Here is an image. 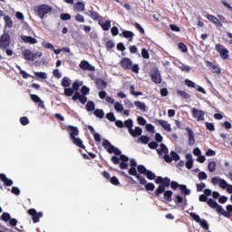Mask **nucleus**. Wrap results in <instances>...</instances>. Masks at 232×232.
I'll return each mask as SVG.
<instances>
[{
    "label": "nucleus",
    "mask_w": 232,
    "mask_h": 232,
    "mask_svg": "<svg viewBox=\"0 0 232 232\" xmlns=\"http://www.w3.org/2000/svg\"><path fill=\"white\" fill-rule=\"evenodd\" d=\"M74 10H77V12H84V5L82 2H78L74 5Z\"/></svg>",
    "instance_id": "34"
},
{
    "label": "nucleus",
    "mask_w": 232,
    "mask_h": 232,
    "mask_svg": "<svg viewBox=\"0 0 232 232\" xmlns=\"http://www.w3.org/2000/svg\"><path fill=\"white\" fill-rule=\"evenodd\" d=\"M107 86L108 83L104 80H96V88H98V90H104V88H106Z\"/></svg>",
    "instance_id": "19"
},
{
    "label": "nucleus",
    "mask_w": 232,
    "mask_h": 232,
    "mask_svg": "<svg viewBox=\"0 0 232 232\" xmlns=\"http://www.w3.org/2000/svg\"><path fill=\"white\" fill-rule=\"evenodd\" d=\"M77 100H79L82 104H86V102H88V97H86V95L84 94H81V92H76L72 95V101H77Z\"/></svg>",
    "instance_id": "9"
},
{
    "label": "nucleus",
    "mask_w": 232,
    "mask_h": 232,
    "mask_svg": "<svg viewBox=\"0 0 232 232\" xmlns=\"http://www.w3.org/2000/svg\"><path fill=\"white\" fill-rule=\"evenodd\" d=\"M75 20L78 23H84V16H82V14H76Z\"/></svg>",
    "instance_id": "64"
},
{
    "label": "nucleus",
    "mask_w": 232,
    "mask_h": 232,
    "mask_svg": "<svg viewBox=\"0 0 232 232\" xmlns=\"http://www.w3.org/2000/svg\"><path fill=\"white\" fill-rule=\"evenodd\" d=\"M138 171H139V173H141L142 175H146V173L148 172V169H146V167L140 165V166H138Z\"/></svg>",
    "instance_id": "48"
},
{
    "label": "nucleus",
    "mask_w": 232,
    "mask_h": 232,
    "mask_svg": "<svg viewBox=\"0 0 232 232\" xmlns=\"http://www.w3.org/2000/svg\"><path fill=\"white\" fill-rule=\"evenodd\" d=\"M192 115L195 119H197V121H204V115H206V113L203 111H198V109L193 108Z\"/></svg>",
    "instance_id": "12"
},
{
    "label": "nucleus",
    "mask_w": 232,
    "mask_h": 232,
    "mask_svg": "<svg viewBox=\"0 0 232 232\" xmlns=\"http://www.w3.org/2000/svg\"><path fill=\"white\" fill-rule=\"evenodd\" d=\"M207 18L208 19V21H211V23H213L217 26H222V22H220V20H218V18H217L213 14H208Z\"/></svg>",
    "instance_id": "18"
},
{
    "label": "nucleus",
    "mask_w": 232,
    "mask_h": 232,
    "mask_svg": "<svg viewBox=\"0 0 232 232\" xmlns=\"http://www.w3.org/2000/svg\"><path fill=\"white\" fill-rule=\"evenodd\" d=\"M89 17H92V19L97 20L99 19V14L97 12L91 10L88 13H86Z\"/></svg>",
    "instance_id": "33"
},
{
    "label": "nucleus",
    "mask_w": 232,
    "mask_h": 232,
    "mask_svg": "<svg viewBox=\"0 0 232 232\" xmlns=\"http://www.w3.org/2000/svg\"><path fill=\"white\" fill-rule=\"evenodd\" d=\"M69 130L71 139H74L75 137H77V135H79V129H77L76 127L69 126Z\"/></svg>",
    "instance_id": "22"
},
{
    "label": "nucleus",
    "mask_w": 232,
    "mask_h": 232,
    "mask_svg": "<svg viewBox=\"0 0 232 232\" xmlns=\"http://www.w3.org/2000/svg\"><path fill=\"white\" fill-rule=\"evenodd\" d=\"M94 115L98 117V119H103L104 118V111L101 109H97L94 111Z\"/></svg>",
    "instance_id": "36"
},
{
    "label": "nucleus",
    "mask_w": 232,
    "mask_h": 232,
    "mask_svg": "<svg viewBox=\"0 0 232 232\" xmlns=\"http://www.w3.org/2000/svg\"><path fill=\"white\" fill-rule=\"evenodd\" d=\"M220 182H222V179H220V177H214L211 179V183L214 186H220Z\"/></svg>",
    "instance_id": "39"
},
{
    "label": "nucleus",
    "mask_w": 232,
    "mask_h": 232,
    "mask_svg": "<svg viewBox=\"0 0 232 232\" xmlns=\"http://www.w3.org/2000/svg\"><path fill=\"white\" fill-rule=\"evenodd\" d=\"M73 144H75L76 146H79V148H82V150H84V148H86L85 146H83L82 144V140H81V138H72Z\"/></svg>",
    "instance_id": "27"
},
{
    "label": "nucleus",
    "mask_w": 232,
    "mask_h": 232,
    "mask_svg": "<svg viewBox=\"0 0 232 232\" xmlns=\"http://www.w3.org/2000/svg\"><path fill=\"white\" fill-rule=\"evenodd\" d=\"M191 158H192L191 154L186 155V159L188 160V161L186 162V168L188 169H191V168H193V160H191Z\"/></svg>",
    "instance_id": "26"
},
{
    "label": "nucleus",
    "mask_w": 232,
    "mask_h": 232,
    "mask_svg": "<svg viewBox=\"0 0 232 232\" xmlns=\"http://www.w3.org/2000/svg\"><path fill=\"white\" fill-rule=\"evenodd\" d=\"M217 211L218 213H220L221 215H223V217H226L227 218H229V217H231V214L226 211V209H224L222 206L218 207Z\"/></svg>",
    "instance_id": "25"
},
{
    "label": "nucleus",
    "mask_w": 232,
    "mask_h": 232,
    "mask_svg": "<svg viewBox=\"0 0 232 232\" xmlns=\"http://www.w3.org/2000/svg\"><path fill=\"white\" fill-rule=\"evenodd\" d=\"M10 46V34L8 33H4L0 38V48L6 50Z\"/></svg>",
    "instance_id": "5"
},
{
    "label": "nucleus",
    "mask_w": 232,
    "mask_h": 232,
    "mask_svg": "<svg viewBox=\"0 0 232 232\" xmlns=\"http://www.w3.org/2000/svg\"><path fill=\"white\" fill-rule=\"evenodd\" d=\"M170 188H172V189H177L178 188H179V189H181V191H183V193L185 195H190L191 194V190H189L186 185H179V183H177V181H172L170 183Z\"/></svg>",
    "instance_id": "8"
},
{
    "label": "nucleus",
    "mask_w": 232,
    "mask_h": 232,
    "mask_svg": "<svg viewBox=\"0 0 232 232\" xmlns=\"http://www.w3.org/2000/svg\"><path fill=\"white\" fill-rule=\"evenodd\" d=\"M134 104L141 111H148V107L146 106V103L137 101V102H134Z\"/></svg>",
    "instance_id": "21"
},
{
    "label": "nucleus",
    "mask_w": 232,
    "mask_h": 232,
    "mask_svg": "<svg viewBox=\"0 0 232 232\" xmlns=\"http://www.w3.org/2000/svg\"><path fill=\"white\" fill-rule=\"evenodd\" d=\"M87 111H95V103L92 101H89L86 103Z\"/></svg>",
    "instance_id": "30"
},
{
    "label": "nucleus",
    "mask_w": 232,
    "mask_h": 232,
    "mask_svg": "<svg viewBox=\"0 0 232 232\" xmlns=\"http://www.w3.org/2000/svg\"><path fill=\"white\" fill-rule=\"evenodd\" d=\"M189 216L191 217V218H193V220H195V222H198V224L202 220L200 218V216H198V214L195 212L189 213Z\"/></svg>",
    "instance_id": "38"
},
{
    "label": "nucleus",
    "mask_w": 232,
    "mask_h": 232,
    "mask_svg": "<svg viewBox=\"0 0 232 232\" xmlns=\"http://www.w3.org/2000/svg\"><path fill=\"white\" fill-rule=\"evenodd\" d=\"M4 21L5 23V28H12V26H14V22L10 16L5 15Z\"/></svg>",
    "instance_id": "24"
},
{
    "label": "nucleus",
    "mask_w": 232,
    "mask_h": 232,
    "mask_svg": "<svg viewBox=\"0 0 232 232\" xmlns=\"http://www.w3.org/2000/svg\"><path fill=\"white\" fill-rule=\"evenodd\" d=\"M216 50L217 52H218L221 59H227L229 57V55L227 53H229V51H227V49H226V47H223L222 44H218L216 45Z\"/></svg>",
    "instance_id": "6"
},
{
    "label": "nucleus",
    "mask_w": 232,
    "mask_h": 232,
    "mask_svg": "<svg viewBox=\"0 0 232 232\" xmlns=\"http://www.w3.org/2000/svg\"><path fill=\"white\" fill-rule=\"evenodd\" d=\"M64 95H66L67 97H72V95H73V89L72 88L64 89Z\"/></svg>",
    "instance_id": "52"
},
{
    "label": "nucleus",
    "mask_w": 232,
    "mask_h": 232,
    "mask_svg": "<svg viewBox=\"0 0 232 232\" xmlns=\"http://www.w3.org/2000/svg\"><path fill=\"white\" fill-rule=\"evenodd\" d=\"M186 131L188 133V144L189 146H193L195 144V133L189 127L186 128Z\"/></svg>",
    "instance_id": "15"
},
{
    "label": "nucleus",
    "mask_w": 232,
    "mask_h": 232,
    "mask_svg": "<svg viewBox=\"0 0 232 232\" xmlns=\"http://www.w3.org/2000/svg\"><path fill=\"white\" fill-rule=\"evenodd\" d=\"M198 224L201 226V227H203V229H209V224H208L206 219H201Z\"/></svg>",
    "instance_id": "43"
},
{
    "label": "nucleus",
    "mask_w": 232,
    "mask_h": 232,
    "mask_svg": "<svg viewBox=\"0 0 232 232\" xmlns=\"http://www.w3.org/2000/svg\"><path fill=\"white\" fill-rule=\"evenodd\" d=\"M125 128L128 129V131L133 128V120L129 119L123 122Z\"/></svg>",
    "instance_id": "32"
},
{
    "label": "nucleus",
    "mask_w": 232,
    "mask_h": 232,
    "mask_svg": "<svg viewBox=\"0 0 232 232\" xmlns=\"http://www.w3.org/2000/svg\"><path fill=\"white\" fill-rule=\"evenodd\" d=\"M208 206H210V208H218V203H217V201H215V199H213V198H209L208 200Z\"/></svg>",
    "instance_id": "37"
},
{
    "label": "nucleus",
    "mask_w": 232,
    "mask_h": 232,
    "mask_svg": "<svg viewBox=\"0 0 232 232\" xmlns=\"http://www.w3.org/2000/svg\"><path fill=\"white\" fill-rule=\"evenodd\" d=\"M35 77H39L40 79H47L46 72H34Z\"/></svg>",
    "instance_id": "57"
},
{
    "label": "nucleus",
    "mask_w": 232,
    "mask_h": 232,
    "mask_svg": "<svg viewBox=\"0 0 232 232\" xmlns=\"http://www.w3.org/2000/svg\"><path fill=\"white\" fill-rule=\"evenodd\" d=\"M145 175L147 176V179H149L150 180H154L155 179V173L150 171V170H147V173H145Z\"/></svg>",
    "instance_id": "50"
},
{
    "label": "nucleus",
    "mask_w": 232,
    "mask_h": 232,
    "mask_svg": "<svg viewBox=\"0 0 232 232\" xmlns=\"http://www.w3.org/2000/svg\"><path fill=\"white\" fill-rule=\"evenodd\" d=\"M99 24H101L102 30H104L105 32H108V30H110V28H111V22L107 21L104 24L101 23V20H99Z\"/></svg>",
    "instance_id": "28"
},
{
    "label": "nucleus",
    "mask_w": 232,
    "mask_h": 232,
    "mask_svg": "<svg viewBox=\"0 0 232 232\" xmlns=\"http://www.w3.org/2000/svg\"><path fill=\"white\" fill-rule=\"evenodd\" d=\"M162 193H163V197H164L165 200H167L168 202H171V200H172L171 197H173V191L164 190Z\"/></svg>",
    "instance_id": "23"
},
{
    "label": "nucleus",
    "mask_w": 232,
    "mask_h": 232,
    "mask_svg": "<svg viewBox=\"0 0 232 232\" xmlns=\"http://www.w3.org/2000/svg\"><path fill=\"white\" fill-rule=\"evenodd\" d=\"M53 10V7L48 5H41L34 7V12L35 14H37L40 19H44L45 17H47L48 14H52Z\"/></svg>",
    "instance_id": "2"
},
{
    "label": "nucleus",
    "mask_w": 232,
    "mask_h": 232,
    "mask_svg": "<svg viewBox=\"0 0 232 232\" xmlns=\"http://www.w3.org/2000/svg\"><path fill=\"white\" fill-rule=\"evenodd\" d=\"M128 160H130V158H128L126 155H121L120 159L116 156L111 158V162H113V164H120L121 169H128V163H126Z\"/></svg>",
    "instance_id": "3"
},
{
    "label": "nucleus",
    "mask_w": 232,
    "mask_h": 232,
    "mask_svg": "<svg viewBox=\"0 0 232 232\" xmlns=\"http://www.w3.org/2000/svg\"><path fill=\"white\" fill-rule=\"evenodd\" d=\"M121 66L123 70H131V66H133V62L130 58H123L121 61Z\"/></svg>",
    "instance_id": "11"
},
{
    "label": "nucleus",
    "mask_w": 232,
    "mask_h": 232,
    "mask_svg": "<svg viewBox=\"0 0 232 232\" xmlns=\"http://www.w3.org/2000/svg\"><path fill=\"white\" fill-rule=\"evenodd\" d=\"M228 185L229 184H227V181H226V179H221V182L219 183V188H221V189H227Z\"/></svg>",
    "instance_id": "51"
},
{
    "label": "nucleus",
    "mask_w": 232,
    "mask_h": 232,
    "mask_svg": "<svg viewBox=\"0 0 232 232\" xmlns=\"http://www.w3.org/2000/svg\"><path fill=\"white\" fill-rule=\"evenodd\" d=\"M151 79L156 84H160V82H162V77L160 76V72H159L158 69L153 70Z\"/></svg>",
    "instance_id": "10"
},
{
    "label": "nucleus",
    "mask_w": 232,
    "mask_h": 232,
    "mask_svg": "<svg viewBox=\"0 0 232 232\" xmlns=\"http://www.w3.org/2000/svg\"><path fill=\"white\" fill-rule=\"evenodd\" d=\"M156 184H160L158 189L155 190V195L157 197H160L163 191H166V188H169V184H171V179L169 178L158 177L155 180Z\"/></svg>",
    "instance_id": "1"
},
{
    "label": "nucleus",
    "mask_w": 232,
    "mask_h": 232,
    "mask_svg": "<svg viewBox=\"0 0 232 232\" xmlns=\"http://www.w3.org/2000/svg\"><path fill=\"white\" fill-rule=\"evenodd\" d=\"M179 95L183 97V99H189V94L186 91H178Z\"/></svg>",
    "instance_id": "49"
},
{
    "label": "nucleus",
    "mask_w": 232,
    "mask_h": 232,
    "mask_svg": "<svg viewBox=\"0 0 232 232\" xmlns=\"http://www.w3.org/2000/svg\"><path fill=\"white\" fill-rule=\"evenodd\" d=\"M170 159H171V160H180V156H179L177 152L171 151Z\"/></svg>",
    "instance_id": "45"
},
{
    "label": "nucleus",
    "mask_w": 232,
    "mask_h": 232,
    "mask_svg": "<svg viewBox=\"0 0 232 232\" xmlns=\"http://www.w3.org/2000/svg\"><path fill=\"white\" fill-rule=\"evenodd\" d=\"M81 86H82V82L81 81H76L73 84H72V90L74 92H77L79 90V88H81Z\"/></svg>",
    "instance_id": "41"
},
{
    "label": "nucleus",
    "mask_w": 232,
    "mask_h": 232,
    "mask_svg": "<svg viewBox=\"0 0 232 232\" xmlns=\"http://www.w3.org/2000/svg\"><path fill=\"white\" fill-rule=\"evenodd\" d=\"M42 46H44V48H46L47 50H53V44H50V43H43Z\"/></svg>",
    "instance_id": "56"
},
{
    "label": "nucleus",
    "mask_w": 232,
    "mask_h": 232,
    "mask_svg": "<svg viewBox=\"0 0 232 232\" xmlns=\"http://www.w3.org/2000/svg\"><path fill=\"white\" fill-rule=\"evenodd\" d=\"M160 149L157 150V153L158 155H162V153H164V160L165 162H171V156L169 155V150H168V147L166 145H164L163 143H161L160 145Z\"/></svg>",
    "instance_id": "4"
},
{
    "label": "nucleus",
    "mask_w": 232,
    "mask_h": 232,
    "mask_svg": "<svg viewBox=\"0 0 232 232\" xmlns=\"http://www.w3.org/2000/svg\"><path fill=\"white\" fill-rule=\"evenodd\" d=\"M11 217L9 213L5 212L2 215V220H4L5 222H8V220H10Z\"/></svg>",
    "instance_id": "59"
},
{
    "label": "nucleus",
    "mask_w": 232,
    "mask_h": 232,
    "mask_svg": "<svg viewBox=\"0 0 232 232\" xmlns=\"http://www.w3.org/2000/svg\"><path fill=\"white\" fill-rule=\"evenodd\" d=\"M197 191H202L206 188V183H198L197 185Z\"/></svg>",
    "instance_id": "63"
},
{
    "label": "nucleus",
    "mask_w": 232,
    "mask_h": 232,
    "mask_svg": "<svg viewBox=\"0 0 232 232\" xmlns=\"http://www.w3.org/2000/svg\"><path fill=\"white\" fill-rule=\"evenodd\" d=\"M60 18L62 21H70V19H72V15H70V14H62Z\"/></svg>",
    "instance_id": "47"
},
{
    "label": "nucleus",
    "mask_w": 232,
    "mask_h": 232,
    "mask_svg": "<svg viewBox=\"0 0 232 232\" xmlns=\"http://www.w3.org/2000/svg\"><path fill=\"white\" fill-rule=\"evenodd\" d=\"M79 68H81V70H83L86 72H95V66L90 64V62H88L86 60H82L80 63Z\"/></svg>",
    "instance_id": "7"
},
{
    "label": "nucleus",
    "mask_w": 232,
    "mask_h": 232,
    "mask_svg": "<svg viewBox=\"0 0 232 232\" xmlns=\"http://www.w3.org/2000/svg\"><path fill=\"white\" fill-rule=\"evenodd\" d=\"M215 168H217V162L210 161L208 163V171H210V173H213L215 171Z\"/></svg>",
    "instance_id": "42"
},
{
    "label": "nucleus",
    "mask_w": 232,
    "mask_h": 232,
    "mask_svg": "<svg viewBox=\"0 0 232 232\" xmlns=\"http://www.w3.org/2000/svg\"><path fill=\"white\" fill-rule=\"evenodd\" d=\"M145 189H147V191H153L155 189V184L153 183L145 184Z\"/></svg>",
    "instance_id": "46"
},
{
    "label": "nucleus",
    "mask_w": 232,
    "mask_h": 232,
    "mask_svg": "<svg viewBox=\"0 0 232 232\" xmlns=\"http://www.w3.org/2000/svg\"><path fill=\"white\" fill-rule=\"evenodd\" d=\"M22 54L25 61H34V53L30 49H25L23 51Z\"/></svg>",
    "instance_id": "16"
},
{
    "label": "nucleus",
    "mask_w": 232,
    "mask_h": 232,
    "mask_svg": "<svg viewBox=\"0 0 232 232\" xmlns=\"http://www.w3.org/2000/svg\"><path fill=\"white\" fill-rule=\"evenodd\" d=\"M129 133L134 138L140 137L142 135V129L140 127H135V129H130Z\"/></svg>",
    "instance_id": "14"
},
{
    "label": "nucleus",
    "mask_w": 232,
    "mask_h": 232,
    "mask_svg": "<svg viewBox=\"0 0 232 232\" xmlns=\"http://www.w3.org/2000/svg\"><path fill=\"white\" fill-rule=\"evenodd\" d=\"M155 123L158 124L159 126H162L165 131H171V124H169L168 121L164 120H156Z\"/></svg>",
    "instance_id": "13"
},
{
    "label": "nucleus",
    "mask_w": 232,
    "mask_h": 232,
    "mask_svg": "<svg viewBox=\"0 0 232 232\" xmlns=\"http://www.w3.org/2000/svg\"><path fill=\"white\" fill-rule=\"evenodd\" d=\"M137 121L140 126H146V119H144V117L140 116L138 117Z\"/></svg>",
    "instance_id": "55"
},
{
    "label": "nucleus",
    "mask_w": 232,
    "mask_h": 232,
    "mask_svg": "<svg viewBox=\"0 0 232 232\" xmlns=\"http://www.w3.org/2000/svg\"><path fill=\"white\" fill-rule=\"evenodd\" d=\"M140 140L142 142V144H148V142L150 141V137H148V136H141L140 138Z\"/></svg>",
    "instance_id": "61"
},
{
    "label": "nucleus",
    "mask_w": 232,
    "mask_h": 232,
    "mask_svg": "<svg viewBox=\"0 0 232 232\" xmlns=\"http://www.w3.org/2000/svg\"><path fill=\"white\" fill-rule=\"evenodd\" d=\"M122 35L123 37H125L126 39H130V41H133V33L130 31H123L122 32Z\"/></svg>",
    "instance_id": "31"
},
{
    "label": "nucleus",
    "mask_w": 232,
    "mask_h": 232,
    "mask_svg": "<svg viewBox=\"0 0 232 232\" xmlns=\"http://www.w3.org/2000/svg\"><path fill=\"white\" fill-rule=\"evenodd\" d=\"M81 93L82 95H88V93H90V88L87 86H82L81 89Z\"/></svg>",
    "instance_id": "54"
},
{
    "label": "nucleus",
    "mask_w": 232,
    "mask_h": 232,
    "mask_svg": "<svg viewBox=\"0 0 232 232\" xmlns=\"http://www.w3.org/2000/svg\"><path fill=\"white\" fill-rule=\"evenodd\" d=\"M20 37L22 41H24V43H29L30 44H37V41L35 40V38L32 36L21 35Z\"/></svg>",
    "instance_id": "17"
},
{
    "label": "nucleus",
    "mask_w": 232,
    "mask_h": 232,
    "mask_svg": "<svg viewBox=\"0 0 232 232\" xmlns=\"http://www.w3.org/2000/svg\"><path fill=\"white\" fill-rule=\"evenodd\" d=\"M106 119H108V121H111V122H115V121H117V119L115 118V114H113L112 112L107 113Z\"/></svg>",
    "instance_id": "44"
},
{
    "label": "nucleus",
    "mask_w": 232,
    "mask_h": 232,
    "mask_svg": "<svg viewBox=\"0 0 232 232\" xmlns=\"http://www.w3.org/2000/svg\"><path fill=\"white\" fill-rule=\"evenodd\" d=\"M208 64L210 66L211 72H213V73H220V67L213 64L211 62H208Z\"/></svg>",
    "instance_id": "29"
},
{
    "label": "nucleus",
    "mask_w": 232,
    "mask_h": 232,
    "mask_svg": "<svg viewBox=\"0 0 232 232\" xmlns=\"http://www.w3.org/2000/svg\"><path fill=\"white\" fill-rule=\"evenodd\" d=\"M129 173L130 175H132L133 177H137L139 174H137V169H135V167H131L129 169Z\"/></svg>",
    "instance_id": "60"
},
{
    "label": "nucleus",
    "mask_w": 232,
    "mask_h": 232,
    "mask_svg": "<svg viewBox=\"0 0 232 232\" xmlns=\"http://www.w3.org/2000/svg\"><path fill=\"white\" fill-rule=\"evenodd\" d=\"M141 55L143 59H150V53L145 48L141 50Z\"/></svg>",
    "instance_id": "53"
},
{
    "label": "nucleus",
    "mask_w": 232,
    "mask_h": 232,
    "mask_svg": "<svg viewBox=\"0 0 232 232\" xmlns=\"http://www.w3.org/2000/svg\"><path fill=\"white\" fill-rule=\"evenodd\" d=\"M169 28L172 30V32H180V27H179L177 24H170Z\"/></svg>",
    "instance_id": "58"
},
{
    "label": "nucleus",
    "mask_w": 232,
    "mask_h": 232,
    "mask_svg": "<svg viewBox=\"0 0 232 232\" xmlns=\"http://www.w3.org/2000/svg\"><path fill=\"white\" fill-rule=\"evenodd\" d=\"M114 110H116L118 112L124 111V106L117 102L114 103Z\"/></svg>",
    "instance_id": "35"
},
{
    "label": "nucleus",
    "mask_w": 232,
    "mask_h": 232,
    "mask_svg": "<svg viewBox=\"0 0 232 232\" xmlns=\"http://www.w3.org/2000/svg\"><path fill=\"white\" fill-rule=\"evenodd\" d=\"M0 180H2V182L5 183V186H12V184H14V181L6 178V175L5 174H0Z\"/></svg>",
    "instance_id": "20"
},
{
    "label": "nucleus",
    "mask_w": 232,
    "mask_h": 232,
    "mask_svg": "<svg viewBox=\"0 0 232 232\" xmlns=\"http://www.w3.org/2000/svg\"><path fill=\"white\" fill-rule=\"evenodd\" d=\"M206 179H208V174H206V172H199L198 179L199 180H206Z\"/></svg>",
    "instance_id": "62"
},
{
    "label": "nucleus",
    "mask_w": 232,
    "mask_h": 232,
    "mask_svg": "<svg viewBox=\"0 0 232 232\" xmlns=\"http://www.w3.org/2000/svg\"><path fill=\"white\" fill-rule=\"evenodd\" d=\"M71 82H70V79L67 77H64L62 81V86H63V88H69V86H71Z\"/></svg>",
    "instance_id": "40"
}]
</instances>
